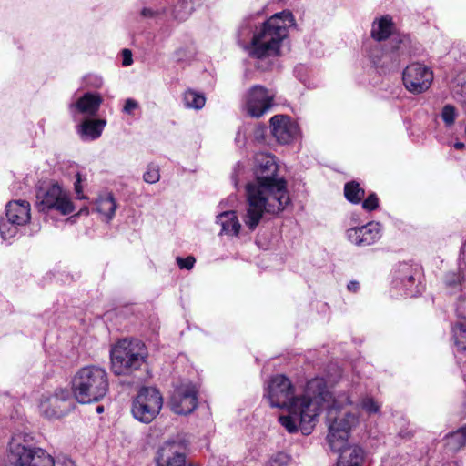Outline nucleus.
I'll return each instance as SVG.
<instances>
[{
	"label": "nucleus",
	"instance_id": "nucleus-1",
	"mask_svg": "<svg viewBox=\"0 0 466 466\" xmlns=\"http://www.w3.org/2000/svg\"><path fill=\"white\" fill-rule=\"evenodd\" d=\"M329 397L322 378L309 380L300 394H296L291 380L282 374L272 376L264 387V398L270 407L286 410L279 417V422L289 433L310 434Z\"/></svg>",
	"mask_w": 466,
	"mask_h": 466
},
{
	"label": "nucleus",
	"instance_id": "nucleus-2",
	"mask_svg": "<svg viewBox=\"0 0 466 466\" xmlns=\"http://www.w3.org/2000/svg\"><path fill=\"white\" fill-rule=\"evenodd\" d=\"M255 179L246 185L247 208L243 215L245 226L253 231L265 213L276 215L290 203L286 179L279 175L274 156L258 153L255 156Z\"/></svg>",
	"mask_w": 466,
	"mask_h": 466
},
{
	"label": "nucleus",
	"instance_id": "nucleus-3",
	"mask_svg": "<svg viewBox=\"0 0 466 466\" xmlns=\"http://www.w3.org/2000/svg\"><path fill=\"white\" fill-rule=\"evenodd\" d=\"M294 25L293 15L287 10L273 15L258 26L247 17L238 28V43L249 57L269 64L272 58L280 56L289 28Z\"/></svg>",
	"mask_w": 466,
	"mask_h": 466
},
{
	"label": "nucleus",
	"instance_id": "nucleus-4",
	"mask_svg": "<svg viewBox=\"0 0 466 466\" xmlns=\"http://www.w3.org/2000/svg\"><path fill=\"white\" fill-rule=\"evenodd\" d=\"M329 400L323 404L327 409L326 424L328 426L327 441L334 451H341L346 448L350 434L360 424V415L348 409L353 404L348 392H340L333 396L329 392Z\"/></svg>",
	"mask_w": 466,
	"mask_h": 466
},
{
	"label": "nucleus",
	"instance_id": "nucleus-5",
	"mask_svg": "<svg viewBox=\"0 0 466 466\" xmlns=\"http://www.w3.org/2000/svg\"><path fill=\"white\" fill-rule=\"evenodd\" d=\"M109 390L108 373L97 365L79 369L72 379V393L82 404L98 402Z\"/></svg>",
	"mask_w": 466,
	"mask_h": 466
},
{
	"label": "nucleus",
	"instance_id": "nucleus-6",
	"mask_svg": "<svg viewBox=\"0 0 466 466\" xmlns=\"http://www.w3.org/2000/svg\"><path fill=\"white\" fill-rule=\"evenodd\" d=\"M148 352L146 345L134 339H124L110 350L111 370L117 376H129L146 363Z\"/></svg>",
	"mask_w": 466,
	"mask_h": 466
},
{
	"label": "nucleus",
	"instance_id": "nucleus-7",
	"mask_svg": "<svg viewBox=\"0 0 466 466\" xmlns=\"http://www.w3.org/2000/svg\"><path fill=\"white\" fill-rule=\"evenodd\" d=\"M31 219V207L26 200H13L6 204L5 218H0V235L4 239L15 237Z\"/></svg>",
	"mask_w": 466,
	"mask_h": 466
},
{
	"label": "nucleus",
	"instance_id": "nucleus-8",
	"mask_svg": "<svg viewBox=\"0 0 466 466\" xmlns=\"http://www.w3.org/2000/svg\"><path fill=\"white\" fill-rule=\"evenodd\" d=\"M163 406V397L154 387H143L132 403L134 418L143 423H150L160 412Z\"/></svg>",
	"mask_w": 466,
	"mask_h": 466
},
{
	"label": "nucleus",
	"instance_id": "nucleus-9",
	"mask_svg": "<svg viewBox=\"0 0 466 466\" xmlns=\"http://www.w3.org/2000/svg\"><path fill=\"white\" fill-rule=\"evenodd\" d=\"M12 466H51L54 457L46 450L19 443L15 438L9 442Z\"/></svg>",
	"mask_w": 466,
	"mask_h": 466
},
{
	"label": "nucleus",
	"instance_id": "nucleus-10",
	"mask_svg": "<svg viewBox=\"0 0 466 466\" xmlns=\"http://www.w3.org/2000/svg\"><path fill=\"white\" fill-rule=\"evenodd\" d=\"M36 198L40 211L56 210L61 215H68L75 210L67 192L57 184H53L46 189H40Z\"/></svg>",
	"mask_w": 466,
	"mask_h": 466
},
{
	"label": "nucleus",
	"instance_id": "nucleus-11",
	"mask_svg": "<svg viewBox=\"0 0 466 466\" xmlns=\"http://www.w3.org/2000/svg\"><path fill=\"white\" fill-rule=\"evenodd\" d=\"M71 408L70 392L64 388L56 389L52 392L41 395L38 400L40 413L49 419H59L65 416Z\"/></svg>",
	"mask_w": 466,
	"mask_h": 466
},
{
	"label": "nucleus",
	"instance_id": "nucleus-12",
	"mask_svg": "<svg viewBox=\"0 0 466 466\" xmlns=\"http://www.w3.org/2000/svg\"><path fill=\"white\" fill-rule=\"evenodd\" d=\"M433 79L431 70L425 65L412 63L403 71L402 80L408 91L421 94L429 89Z\"/></svg>",
	"mask_w": 466,
	"mask_h": 466
},
{
	"label": "nucleus",
	"instance_id": "nucleus-13",
	"mask_svg": "<svg viewBox=\"0 0 466 466\" xmlns=\"http://www.w3.org/2000/svg\"><path fill=\"white\" fill-rule=\"evenodd\" d=\"M275 93L263 86L256 85L246 94L245 106L249 116L260 117L273 106Z\"/></svg>",
	"mask_w": 466,
	"mask_h": 466
},
{
	"label": "nucleus",
	"instance_id": "nucleus-14",
	"mask_svg": "<svg viewBox=\"0 0 466 466\" xmlns=\"http://www.w3.org/2000/svg\"><path fill=\"white\" fill-rule=\"evenodd\" d=\"M171 410L179 415H187L198 407V391L192 384H182L175 388L170 398Z\"/></svg>",
	"mask_w": 466,
	"mask_h": 466
},
{
	"label": "nucleus",
	"instance_id": "nucleus-15",
	"mask_svg": "<svg viewBox=\"0 0 466 466\" xmlns=\"http://www.w3.org/2000/svg\"><path fill=\"white\" fill-rule=\"evenodd\" d=\"M393 287L401 295L407 297H415L421 292L415 279V271L408 264H401L395 270Z\"/></svg>",
	"mask_w": 466,
	"mask_h": 466
},
{
	"label": "nucleus",
	"instance_id": "nucleus-16",
	"mask_svg": "<svg viewBox=\"0 0 466 466\" xmlns=\"http://www.w3.org/2000/svg\"><path fill=\"white\" fill-rule=\"evenodd\" d=\"M348 240L358 247L370 246L381 237V226L378 222H369L364 226L347 230Z\"/></svg>",
	"mask_w": 466,
	"mask_h": 466
},
{
	"label": "nucleus",
	"instance_id": "nucleus-17",
	"mask_svg": "<svg viewBox=\"0 0 466 466\" xmlns=\"http://www.w3.org/2000/svg\"><path fill=\"white\" fill-rule=\"evenodd\" d=\"M273 137L280 144L292 142L299 134V125L289 116L276 115L270 118Z\"/></svg>",
	"mask_w": 466,
	"mask_h": 466
},
{
	"label": "nucleus",
	"instance_id": "nucleus-18",
	"mask_svg": "<svg viewBox=\"0 0 466 466\" xmlns=\"http://www.w3.org/2000/svg\"><path fill=\"white\" fill-rule=\"evenodd\" d=\"M157 466H185L186 456L182 446L176 441H167L158 450Z\"/></svg>",
	"mask_w": 466,
	"mask_h": 466
},
{
	"label": "nucleus",
	"instance_id": "nucleus-19",
	"mask_svg": "<svg viewBox=\"0 0 466 466\" xmlns=\"http://www.w3.org/2000/svg\"><path fill=\"white\" fill-rule=\"evenodd\" d=\"M103 102V98L96 93H85L75 103L70 104L72 113H80L87 116H96Z\"/></svg>",
	"mask_w": 466,
	"mask_h": 466
},
{
	"label": "nucleus",
	"instance_id": "nucleus-20",
	"mask_svg": "<svg viewBox=\"0 0 466 466\" xmlns=\"http://www.w3.org/2000/svg\"><path fill=\"white\" fill-rule=\"evenodd\" d=\"M216 223L221 226L220 234L230 237H238L241 224L236 211L229 210L219 213L216 218Z\"/></svg>",
	"mask_w": 466,
	"mask_h": 466
},
{
	"label": "nucleus",
	"instance_id": "nucleus-21",
	"mask_svg": "<svg viewBox=\"0 0 466 466\" xmlns=\"http://www.w3.org/2000/svg\"><path fill=\"white\" fill-rule=\"evenodd\" d=\"M394 24L391 16L383 15L376 18L371 25L370 36L377 42L389 38L394 32Z\"/></svg>",
	"mask_w": 466,
	"mask_h": 466
},
{
	"label": "nucleus",
	"instance_id": "nucleus-22",
	"mask_svg": "<svg viewBox=\"0 0 466 466\" xmlns=\"http://www.w3.org/2000/svg\"><path fill=\"white\" fill-rule=\"evenodd\" d=\"M106 125L104 119L87 118L77 127V133L82 140H95L101 136Z\"/></svg>",
	"mask_w": 466,
	"mask_h": 466
},
{
	"label": "nucleus",
	"instance_id": "nucleus-23",
	"mask_svg": "<svg viewBox=\"0 0 466 466\" xmlns=\"http://www.w3.org/2000/svg\"><path fill=\"white\" fill-rule=\"evenodd\" d=\"M364 452L359 446H348L339 458L337 466H362Z\"/></svg>",
	"mask_w": 466,
	"mask_h": 466
},
{
	"label": "nucleus",
	"instance_id": "nucleus-24",
	"mask_svg": "<svg viewBox=\"0 0 466 466\" xmlns=\"http://www.w3.org/2000/svg\"><path fill=\"white\" fill-rule=\"evenodd\" d=\"M96 211L103 219L109 222L115 216L117 205L112 194L107 193L98 197L96 202Z\"/></svg>",
	"mask_w": 466,
	"mask_h": 466
},
{
	"label": "nucleus",
	"instance_id": "nucleus-25",
	"mask_svg": "<svg viewBox=\"0 0 466 466\" xmlns=\"http://www.w3.org/2000/svg\"><path fill=\"white\" fill-rule=\"evenodd\" d=\"M445 448L452 453L460 451L466 446V425L448 433L445 438Z\"/></svg>",
	"mask_w": 466,
	"mask_h": 466
},
{
	"label": "nucleus",
	"instance_id": "nucleus-26",
	"mask_svg": "<svg viewBox=\"0 0 466 466\" xmlns=\"http://www.w3.org/2000/svg\"><path fill=\"white\" fill-rule=\"evenodd\" d=\"M197 1L198 0H177L171 10L174 19L179 21L186 20L194 10Z\"/></svg>",
	"mask_w": 466,
	"mask_h": 466
},
{
	"label": "nucleus",
	"instance_id": "nucleus-27",
	"mask_svg": "<svg viewBox=\"0 0 466 466\" xmlns=\"http://www.w3.org/2000/svg\"><path fill=\"white\" fill-rule=\"evenodd\" d=\"M358 407L361 409L369 417L381 414V403L370 395L361 397L358 402Z\"/></svg>",
	"mask_w": 466,
	"mask_h": 466
},
{
	"label": "nucleus",
	"instance_id": "nucleus-28",
	"mask_svg": "<svg viewBox=\"0 0 466 466\" xmlns=\"http://www.w3.org/2000/svg\"><path fill=\"white\" fill-rule=\"evenodd\" d=\"M454 345L459 351H466V321H457L451 329Z\"/></svg>",
	"mask_w": 466,
	"mask_h": 466
},
{
	"label": "nucleus",
	"instance_id": "nucleus-29",
	"mask_svg": "<svg viewBox=\"0 0 466 466\" xmlns=\"http://www.w3.org/2000/svg\"><path fill=\"white\" fill-rule=\"evenodd\" d=\"M344 195L348 201L358 204L363 199L365 191L359 183L351 181L345 184Z\"/></svg>",
	"mask_w": 466,
	"mask_h": 466
},
{
	"label": "nucleus",
	"instance_id": "nucleus-30",
	"mask_svg": "<svg viewBox=\"0 0 466 466\" xmlns=\"http://www.w3.org/2000/svg\"><path fill=\"white\" fill-rule=\"evenodd\" d=\"M206 103V98L203 95L197 93L193 90H187L184 94V104L188 108L201 109Z\"/></svg>",
	"mask_w": 466,
	"mask_h": 466
},
{
	"label": "nucleus",
	"instance_id": "nucleus-31",
	"mask_svg": "<svg viewBox=\"0 0 466 466\" xmlns=\"http://www.w3.org/2000/svg\"><path fill=\"white\" fill-rule=\"evenodd\" d=\"M368 55L375 66H383L385 64L384 59L388 56V54L384 53L378 44L369 49Z\"/></svg>",
	"mask_w": 466,
	"mask_h": 466
},
{
	"label": "nucleus",
	"instance_id": "nucleus-32",
	"mask_svg": "<svg viewBox=\"0 0 466 466\" xmlns=\"http://www.w3.org/2000/svg\"><path fill=\"white\" fill-rule=\"evenodd\" d=\"M143 179L146 183L155 184L160 179L159 168L157 165L149 164L147 171L143 175Z\"/></svg>",
	"mask_w": 466,
	"mask_h": 466
},
{
	"label": "nucleus",
	"instance_id": "nucleus-33",
	"mask_svg": "<svg viewBox=\"0 0 466 466\" xmlns=\"http://www.w3.org/2000/svg\"><path fill=\"white\" fill-rule=\"evenodd\" d=\"M290 461V457L284 452H278L273 455L264 466H288Z\"/></svg>",
	"mask_w": 466,
	"mask_h": 466
},
{
	"label": "nucleus",
	"instance_id": "nucleus-34",
	"mask_svg": "<svg viewBox=\"0 0 466 466\" xmlns=\"http://www.w3.org/2000/svg\"><path fill=\"white\" fill-rule=\"evenodd\" d=\"M441 116L445 125L449 127L454 123L457 114L454 106L451 105H446L442 108Z\"/></svg>",
	"mask_w": 466,
	"mask_h": 466
},
{
	"label": "nucleus",
	"instance_id": "nucleus-35",
	"mask_svg": "<svg viewBox=\"0 0 466 466\" xmlns=\"http://www.w3.org/2000/svg\"><path fill=\"white\" fill-rule=\"evenodd\" d=\"M167 9L165 7L162 8H151L147 6H144L141 11L140 15L144 18H155L159 16L160 15L166 14Z\"/></svg>",
	"mask_w": 466,
	"mask_h": 466
},
{
	"label": "nucleus",
	"instance_id": "nucleus-36",
	"mask_svg": "<svg viewBox=\"0 0 466 466\" xmlns=\"http://www.w3.org/2000/svg\"><path fill=\"white\" fill-rule=\"evenodd\" d=\"M379 206V199L376 194L371 193L368 196V198L362 202V208L365 210L372 211L376 209Z\"/></svg>",
	"mask_w": 466,
	"mask_h": 466
},
{
	"label": "nucleus",
	"instance_id": "nucleus-37",
	"mask_svg": "<svg viewBox=\"0 0 466 466\" xmlns=\"http://www.w3.org/2000/svg\"><path fill=\"white\" fill-rule=\"evenodd\" d=\"M196 259L193 256H188L185 258L177 257V263L181 269L190 270L195 265Z\"/></svg>",
	"mask_w": 466,
	"mask_h": 466
},
{
	"label": "nucleus",
	"instance_id": "nucleus-38",
	"mask_svg": "<svg viewBox=\"0 0 466 466\" xmlns=\"http://www.w3.org/2000/svg\"><path fill=\"white\" fill-rule=\"evenodd\" d=\"M445 283L450 287H457L461 283V275L457 272H449L445 276Z\"/></svg>",
	"mask_w": 466,
	"mask_h": 466
},
{
	"label": "nucleus",
	"instance_id": "nucleus-39",
	"mask_svg": "<svg viewBox=\"0 0 466 466\" xmlns=\"http://www.w3.org/2000/svg\"><path fill=\"white\" fill-rule=\"evenodd\" d=\"M456 314L458 318L466 321V298L460 299L456 305Z\"/></svg>",
	"mask_w": 466,
	"mask_h": 466
},
{
	"label": "nucleus",
	"instance_id": "nucleus-40",
	"mask_svg": "<svg viewBox=\"0 0 466 466\" xmlns=\"http://www.w3.org/2000/svg\"><path fill=\"white\" fill-rule=\"evenodd\" d=\"M138 107V103L131 98L126 100L123 111L128 115H131L135 109Z\"/></svg>",
	"mask_w": 466,
	"mask_h": 466
},
{
	"label": "nucleus",
	"instance_id": "nucleus-41",
	"mask_svg": "<svg viewBox=\"0 0 466 466\" xmlns=\"http://www.w3.org/2000/svg\"><path fill=\"white\" fill-rule=\"evenodd\" d=\"M454 96L459 99V101L466 106V86H461L460 89L453 90Z\"/></svg>",
	"mask_w": 466,
	"mask_h": 466
},
{
	"label": "nucleus",
	"instance_id": "nucleus-42",
	"mask_svg": "<svg viewBox=\"0 0 466 466\" xmlns=\"http://www.w3.org/2000/svg\"><path fill=\"white\" fill-rule=\"evenodd\" d=\"M122 56H123V61H122L123 66H130L133 62L131 51L128 49H124L122 51Z\"/></svg>",
	"mask_w": 466,
	"mask_h": 466
},
{
	"label": "nucleus",
	"instance_id": "nucleus-43",
	"mask_svg": "<svg viewBox=\"0 0 466 466\" xmlns=\"http://www.w3.org/2000/svg\"><path fill=\"white\" fill-rule=\"evenodd\" d=\"M80 182H81L80 181V176H79V174H77V179H76V181L75 182V185H74L75 186V191H76L77 198L83 199V198H85V196H84V194L82 192V187H81Z\"/></svg>",
	"mask_w": 466,
	"mask_h": 466
},
{
	"label": "nucleus",
	"instance_id": "nucleus-44",
	"mask_svg": "<svg viewBox=\"0 0 466 466\" xmlns=\"http://www.w3.org/2000/svg\"><path fill=\"white\" fill-rule=\"evenodd\" d=\"M407 38L404 36L402 38H400L399 36H396V37H393L392 38V41L394 42H397L399 43V46H394V49L396 50H400L402 48L401 45L405 46L406 45V42H407Z\"/></svg>",
	"mask_w": 466,
	"mask_h": 466
},
{
	"label": "nucleus",
	"instance_id": "nucleus-45",
	"mask_svg": "<svg viewBox=\"0 0 466 466\" xmlns=\"http://www.w3.org/2000/svg\"><path fill=\"white\" fill-rule=\"evenodd\" d=\"M241 168H242L241 165L238 164L236 166L234 173L232 175V181H233L235 187H237L238 184V179L237 178V176H238V173L240 171Z\"/></svg>",
	"mask_w": 466,
	"mask_h": 466
},
{
	"label": "nucleus",
	"instance_id": "nucleus-46",
	"mask_svg": "<svg viewBox=\"0 0 466 466\" xmlns=\"http://www.w3.org/2000/svg\"><path fill=\"white\" fill-rule=\"evenodd\" d=\"M359 282L358 281H350L348 284V289L352 292H356L359 289Z\"/></svg>",
	"mask_w": 466,
	"mask_h": 466
},
{
	"label": "nucleus",
	"instance_id": "nucleus-47",
	"mask_svg": "<svg viewBox=\"0 0 466 466\" xmlns=\"http://www.w3.org/2000/svg\"><path fill=\"white\" fill-rule=\"evenodd\" d=\"M453 147L455 149L461 150L465 147V144L458 141L453 144Z\"/></svg>",
	"mask_w": 466,
	"mask_h": 466
},
{
	"label": "nucleus",
	"instance_id": "nucleus-48",
	"mask_svg": "<svg viewBox=\"0 0 466 466\" xmlns=\"http://www.w3.org/2000/svg\"><path fill=\"white\" fill-rule=\"evenodd\" d=\"M104 411V407L103 406H97L96 407V412L97 413H102Z\"/></svg>",
	"mask_w": 466,
	"mask_h": 466
},
{
	"label": "nucleus",
	"instance_id": "nucleus-49",
	"mask_svg": "<svg viewBox=\"0 0 466 466\" xmlns=\"http://www.w3.org/2000/svg\"><path fill=\"white\" fill-rule=\"evenodd\" d=\"M152 0H141L144 5L149 4Z\"/></svg>",
	"mask_w": 466,
	"mask_h": 466
},
{
	"label": "nucleus",
	"instance_id": "nucleus-50",
	"mask_svg": "<svg viewBox=\"0 0 466 466\" xmlns=\"http://www.w3.org/2000/svg\"><path fill=\"white\" fill-rule=\"evenodd\" d=\"M98 82H99V83L96 85V87H99V86H100V85H101V80H98Z\"/></svg>",
	"mask_w": 466,
	"mask_h": 466
},
{
	"label": "nucleus",
	"instance_id": "nucleus-51",
	"mask_svg": "<svg viewBox=\"0 0 466 466\" xmlns=\"http://www.w3.org/2000/svg\"><path fill=\"white\" fill-rule=\"evenodd\" d=\"M463 249H464V252H466V241H465V244H464Z\"/></svg>",
	"mask_w": 466,
	"mask_h": 466
},
{
	"label": "nucleus",
	"instance_id": "nucleus-52",
	"mask_svg": "<svg viewBox=\"0 0 466 466\" xmlns=\"http://www.w3.org/2000/svg\"><path fill=\"white\" fill-rule=\"evenodd\" d=\"M185 466H198V465H196V464H188V465H186Z\"/></svg>",
	"mask_w": 466,
	"mask_h": 466
},
{
	"label": "nucleus",
	"instance_id": "nucleus-53",
	"mask_svg": "<svg viewBox=\"0 0 466 466\" xmlns=\"http://www.w3.org/2000/svg\"><path fill=\"white\" fill-rule=\"evenodd\" d=\"M448 466H456V465H448Z\"/></svg>",
	"mask_w": 466,
	"mask_h": 466
}]
</instances>
